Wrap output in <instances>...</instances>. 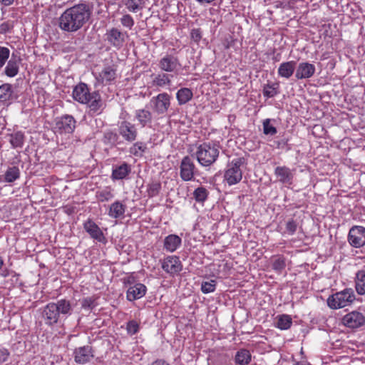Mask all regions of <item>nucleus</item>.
<instances>
[{
  "instance_id": "f257e3e1",
  "label": "nucleus",
  "mask_w": 365,
  "mask_h": 365,
  "mask_svg": "<svg viewBox=\"0 0 365 365\" xmlns=\"http://www.w3.org/2000/svg\"><path fill=\"white\" fill-rule=\"evenodd\" d=\"M91 11L86 4H79L67 9L58 19L59 28L66 32L73 33L81 29L89 20Z\"/></svg>"
},
{
  "instance_id": "f03ea898",
  "label": "nucleus",
  "mask_w": 365,
  "mask_h": 365,
  "mask_svg": "<svg viewBox=\"0 0 365 365\" xmlns=\"http://www.w3.org/2000/svg\"><path fill=\"white\" fill-rule=\"evenodd\" d=\"M72 312L71 302L61 299L47 304L42 309L41 316L46 325L53 327L71 316Z\"/></svg>"
},
{
  "instance_id": "7ed1b4c3",
  "label": "nucleus",
  "mask_w": 365,
  "mask_h": 365,
  "mask_svg": "<svg viewBox=\"0 0 365 365\" xmlns=\"http://www.w3.org/2000/svg\"><path fill=\"white\" fill-rule=\"evenodd\" d=\"M220 145L216 143H203L200 144L195 153L198 163L202 166H210L217 159Z\"/></svg>"
},
{
  "instance_id": "20e7f679",
  "label": "nucleus",
  "mask_w": 365,
  "mask_h": 365,
  "mask_svg": "<svg viewBox=\"0 0 365 365\" xmlns=\"http://www.w3.org/2000/svg\"><path fill=\"white\" fill-rule=\"evenodd\" d=\"M246 164L244 158H234L227 165L224 178L229 185H233L240 182L242 178L241 167Z\"/></svg>"
},
{
  "instance_id": "39448f33",
  "label": "nucleus",
  "mask_w": 365,
  "mask_h": 365,
  "mask_svg": "<svg viewBox=\"0 0 365 365\" xmlns=\"http://www.w3.org/2000/svg\"><path fill=\"white\" fill-rule=\"evenodd\" d=\"M354 300L355 294L353 289H345L329 296L327 304L331 309H336L350 305Z\"/></svg>"
},
{
  "instance_id": "423d86ee",
  "label": "nucleus",
  "mask_w": 365,
  "mask_h": 365,
  "mask_svg": "<svg viewBox=\"0 0 365 365\" xmlns=\"http://www.w3.org/2000/svg\"><path fill=\"white\" fill-rule=\"evenodd\" d=\"M76 127V120L71 115H63L55 120L54 129L60 134L73 133Z\"/></svg>"
},
{
  "instance_id": "0eeeda50",
  "label": "nucleus",
  "mask_w": 365,
  "mask_h": 365,
  "mask_svg": "<svg viewBox=\"0 0 365 365\" xmlns=\"http://www.w3.org/2000/svg\"><path fill=\"white\" fill-rule=\"evenodd\" d=\"M348 242L354 248L365 246V227L363 226H352L348 233Z\"/></svg>"
},
{
  "instance_id": "6e6552de",
  "label": "nucleus",
  "mask_w": 365,
  "mask_h": 365,
  "mask_svg": "<svg viewBox=\"0 0 365 365\" xmlns=\"http://www.w3.org/2000/svg\"><path fill=\"white\" fill-rule=\"evenodd\" d=\"M171 96L167 93H161L150 100L153 110L158 115L165 114L170 106Z\"/></svg>"
},
{
  "instance_id": "1a4fd4ad",
  "label": "nucleus",
  "mask_w": 365,
  "mask_h": 365,
  "mask_svg": "<svg viewBox=\"0 0 365 365\" xmlns=\"http://www.w3.org/2000/svg\"><path fill=\"white\" fill-rule=\"evenodd\" d=\"M158 67L165 72L177 74L181 67V63L177 56L166 54L159 60Z\"/></svg>"
},
{
  "instance_id": "9d476101",
  "label": "nucleus",
  "mask_w": 365,
  "mask_h": 365,
  "mask_svg": "<svg viewBox=\"0 0 365 365\" xmlns=\"http://www.w3.org/2000/svg\"><path fill=\"white\" fill-rule=\"evenodd\" d=\"M128 37L126 32H122L117 28H111L107 30L106 40L108 43L117 49L121 48Z\"/></svg>"
},
{
  "instance_id": "9b49d317",
  "label": "nucleus",
  "mask_w": 365,
  "mask_h": 365,
  "mask_svg": "<svg viewBox=\"0 0 365 365\" xmlns=\"http://www.w3.org/2000/svg\"><path fill=\"white\" fill-rule=\"evenodd\" d=\"M93 347L90 345H85L77 347L73 351V358L76 363L84 364L91 361L94 357Z\"/></svg>"
},
{
  "instance_id": "f8f14e48",
  "label": "nucleus",
  "mask_w": 365,
  "mask_h": 365,
  "mask_svg": "<svg viewBox=\"0 0 365 365\" xmlns=\"http://www.w3.org/2000/svg\"><path fill=\"white\" fill-rule=\"evenodd\" d=\"M274 175L277 181L285 185H291L293 184L294 170L283 165L277 166L274 169Z\"/></svg>"
},
{
  "instance_id": "ddd939ff",
  "label": "nucleus",
  "mask_w": 365,
  "mask_h": 365,
  "mask_svg": "<svg viewBox=\"0 0 365 365\" xmlns=\"http://www.w3.org/2000/svg\"><path fill=\"white\" fill-rule=\"evenodd\" d=\"M195 165L193 160L185 156L182 158L180 165V175L182 180L190 181L195 175Z\"/></svg>"
},
{
  "instance_id": "4468645a",
  "label": "nucleus",
  "mask_w": 365,
  "mask_h": 365,
  "mask_svg": "<svg viewBox=\"0 0 365 365\" xmlns=\"http://www.w3.org/2000/svg\"><path fill=\"white\" fill-rule=\"evenodd\" d=\"M343 324L351 329H357L365 324V317L361 312L354 311L346 314L342 318Z\"/></svg>"
},
{
  "instance_id": "2eb2a0df",
  "label": "nucleus",
  "mask_w": 365,
  "mask_h": 365,
  "mask_svg": "<svg viewBox=\"0 0 365 365\" xmlns=\"http://www.w3.org/2000/svg\"><path fill=\"white\" fill-rule=\"evenodd\" d=\"M118 131L122 138L128 142H133L138 136V130L135 125L126 120L120 123Z\"/></svg>"
},
{
  "instance_id": "dca6fc26",
  "label": "nucleus",
  "mask_w": 365,
  "mask_h": 365,
  "mask_svg": "<svg viewBox=\"0 0 365 365\" xmlns=\"http://www.w3.org/2000/svg\"><path fill=\"white\" fill-rule=\"evenodd\" d=\"M86 104L88 106V114L90 115H98L103 110V102L98 91L92 92L89 102Z\"/></svg>"
},
{
  "instance_id": "f3484780",
  "label": "nucleus",
  "mask_w": 365,
  "mask_h": 365,
  "mask_svg": "<svg viewBox=\"0 0 365 365\" xmlns=\"http://www.w3.org/2000/svg\"><path fill=\"white\" fill-rule=\"evenodd\" d=\"M91 94L92 92L90 91L88 85L84 83H78L75 86L73 91L74 100L82 104L89 102Z\"/></svg>"
},
{
  "instance_id": "a211bd4d",
  "label": "nucleus",
  "mask_w": 365,
  "mask_h": 365,
  "mask_svg": "<svg viewBox=\"0 0 365 365\" xmlns=\"http://www.w3.org/2000/svg\"><path fill=\"white\" fill-rule=\"evenodd\" d=\"M163 269L169 274H176L182 269V264L179 257L176 256H168L162 263Z\"/></svg>"
},
{
  "instance_id": "6ab92c4d",
  "label": "nucleus",
  "mask_w": 365,
  "mask_h": 365,
  "mask_svg": "<svg viewBox=\"0 0 365 365\" xmlns=\"http://www.w3.org/2000/svg\"><path fill=\"white\" fill-rule=\"evenodd\" d=\"M131 173V165L125 162L113 165L111 174L113 180L128 179Z\"/></svg>"
},
{
  "instance_id": "aec40b11",
  "label": "nucleus",
  "mask_w": 365,
  "mask_h": 365,
  "mask_svg": "<svg viewBox=\"0 0 365 365\" xmlns=\"http://www.w3.org/2000/svg\"><path fill=\"white\" fill-rule=\"evenodd\" d=\"M116 71V66L114 65L105 66L96 78L101 83L110 84L115 80Z\"/></svg>"
},
{
  "instance_id": "412c9836",
  "label": "nucleus",
  "mask_w": 365,
  "mask_h": 365,
  "mask_svg": "<svg viewBox=\"0 0 365 365\" xmlns=\"http://www.w3.org/2000/svg\"><path fill=\"white\" fill-rule=\"evenodd\" d=\"M314 64L308 62L300 63L296 68L295 77L297 79H305L311 78L315 73Z\"/></svg>"
},
{
  "instance_id": "4be33fe9",
  "label": "nucleus",
  "mask_w": 365,
  "mask_h": 365,
  "mask_svg": "<svg viewBox=\"0 0 365 365\" xmlns=\"http://www.w3.org/2000/svg\"><path fill=\"white\" fill-rule=\"evenodd\" d=\"M147 288L142 283H137L128 288L126 297L128 301H134L142 298L146 294Z\"/></svg>"
},
{
  "instance_id": "5701e85b",
  "label": "nucleus",
  "mask_w": 365,
  "mask_h": 365,
  "mask_svg": "<svg viewBox=\"0 0 365 365\" xmlns=\"http://www.w3.org/2000/svg\"><path fill=\"white\" fill-rule=\"evenodd\" d=\"M83 227L92 238L101 242L105 241L103 232L93 221L91 220H87L84 222Z\"/></svg>"
},
{
  "instance_id": "b1692460",
  "label": "nucleus",
  "mask_w": 365,
  "mask_h": 365,
  "mask_svg": "<svg viewBox=\"0 0 365 365\" xmlns=\"http://www.w3.org/2000/svg\"><path fill=\"white\" fill-rule=\"evenodd\" d=\"M20 61V58H18L14 53L12 54L4 68V73L8 77H14L18 74Z\"/></svg>"
},
{
  "instance_id": "393cba45",
  "label": "nucleus",
  "mask_w": 365,
  "mask_h": 365,
  "mask_svg": "<svg viewBox=\"0 0 365 365\" xmlns=\"http://www.w3.org/2000/svg\"><path fill=\"white\" fill-rule=\"evenodd\" d=\"M297 63L294 61H290L282 63L278 68V75L287 79L289 78L296 69Z\"/></svg>"
},
{
  "instance_id": "a878e982",
  "label": "nucleus",
  "mask_w": 365,
  "mask_h": 365,
  "mask_svg": "<svg viewBox=\"0 0 365 365\" xmlns=\"http://www.w3.org/2000/svg\"><path fill=\"white\" fill-rule=\"evenodd\" d=\"M135 117L142 127L150 126L153 120L151 112L146 109H138L135 110Z\"/></svg>"
},
{
  "instance_id": "bb28decb",
  "label": "nucleus",
  "mask_w": 365,
  "mask_h": 365,
  "mask_svg": "<svg viewBox=\"0 0 365 365\" xmlns=\"http://www.w3.org/2000/svg\"><path fill=\"white\" fill-rule=\"evenodd\" d=\"M181 238L176 235H169L164 240V249L168 252H175L181 245Z\"/></svg>"
},
{
  "instance_id": "cd10ccee",
  "label": "nucleus",
  "mask_w": 365,
  "mask_h": 365,
  "mask_svg": "<svg viewBox=\"0 0 365 365\" xmlns=\"http://www.w3.org/2000/svg\"><path fill=\"white\" fill-rule=\"evenodd\" d=\"M126 210V205L119 200H116L113 202L108 210V215L112 218H120L125 214Z\"/></svg>"
},
{
  "instance_id": "c85d7f7f",
  "label": "nucleus",
  "mask_w": 365,
  "mask_h": 365,
  "mask_svg": "<svg viewBox=\"0 0 365 365\" xmlns=\"http://www.w3.org/2000/svg\"><path fill=\"white\" fill-rule=\"evenodd\" d=\"M13 148H21L24 144L25 135L22 131H16L7 135Z\"/></svg>"
},
{
  "instance_id": "c756f323",
  "label": "nucleus",
  "mask_w": 365,
  "mask_h": 365,
  "mask_svg": "<svg viewBox=\"0 0 365 365\" xmlns=\"http://www.w3.org/2000/svg\"><path fill=\"white\" fill-rule=\"evenodd\" d=\"M355 288L359 294H365V267L359 270L356 274Z\"/></svg>"
},
{
  "instance_id": "7c9ffc66",
  "label": "nucleus",
  "mask_w": 365,
  "mask_h": 365,
  "mask_svg": "<svg viewBox=\"0 0 365 365\" xmlns=\"http://www.w3.org/2000/svg\"><path fill=\"white\" fill-rule=\"evenodd\" d=\"M252 360V355L249 350L241 349L237 351L235 356L236 365H247Z\"/></svg>"
},
{
  "instance_id": "2f4dec72",
  "label": "nucleus",
  "mask_w": 365,
  "mask_h": 365,
  "mask_svg": "<svg viewBox=\"0 0 365 365\" xmlns=\"http://www.w3.org/2000/svg\"><path fill=\"white\" fill-rule=\"evenodd\" d=\"M171 76L166 73H161L153 76L152 85L157 87H165L171 84Z\"/></svg>"
},
{
  "instance_id": "473e14b6",
  "label": "nucleus",
  "mask_w": 365,
  "mask_h": 365,
  "mask_svg": "<svg viewBox=\"0 0 365 365\" xmlns=\"http://www.w3.org/2000/svg\"><path fill=\"white\" fill-rule=\"evenodd\" d=\"M125 8L130 12L136 13L145 7V0H123Z\"/></svg>"
},
{
  "instance_id": "72a5a7b5",
  "label": "nucleus",
  "mask_w": 365,
  "mask_h": 365,
  "mask_svg": "<svg viewBox=\"0 0 365 365\" xmlns=\"http://www.w3.org/2000/svg\"><path fill=\"white\" fill-rule=\"evenodd\" d=\"M193 96L192 91L187 88H182L178 91L176 98L179 105H184L190 101Z\"/></svg>"
},
{
  "instance_id": "f704fd0d",
  "label": "nucleus",
  "mask_w": 365,
  "mask_h": 365,
  "mask_svg": "<svg viewBox=\"0 0 365 365\" xmlns=\"http://www.w3.org/2000/svg\"><path fill=\"white\" fill-rule=\"evenodd\" d=\"M4 181L6 182H13L20 178V170L16 166L8 168L3 175Z\"/></svg>"
},
{
  "instance_id": "c9c22d12",
  "label": "nucleus",
  "mask_w": 365,
  "mask_h": 365,
  "mask_svg": "<svg viewBox=\"0 0 365 365\" xmlns=\"http://www.w3.org/2000/svg\"><path fill=\"white\" fill-rule=\"evenodd\" d=\"M96 198L99 202H108L114 197L113 189L110 187H106L96 192Z\"/></svg>"
},
{
  "instance_id": "e433bc0d",
  "label": "nucleus",
  "mask_w": 365,
  "mask_h": 365,
  "mask_svg": "<svg viewBox=\"0 0 365 365\" xmlns=\"http://www.w3.org/2000/svg\"><path fill=\"white\" fill-rule=\"evenodd\" d=\"M13 95L12 86L9 83H4L0 86V101L8 102Z\"/></svg>"
},
{
  "instance_id": "4c0bfd02",
  "label": "nucleus",
  "mask_w": 365,
  "mask_h": 365,
  "mask_svg": "<svg viewBox=\"0 0 365 365\" xmlns=\"http://www.w3.org/2000/svg\"><path fill=\"white\" fill-rule=\"evenodd\" d=\"M277 319V327L282 330L288 329L292 324V318L287 314L279 315Z\"/></svg>"
},
{
  "instance_id": "58836bf2",
  "label": "nucleus",
  "mask_w": 365,
  "mask_h": 365,
  "mask_svg": "<svg viewBox=\"0 0 365 365\" xmlns=\"http://www.w3.org/2000/svg\"><path fill=\"white\" fill-rule=\"evenodd\" d=\"M193 198L200 203H203L208 197L209 192L204 187H198L193 192Z\"/></svg>"
},
{
  "instance_id": "ea45409f",
  "label": "nucleus",
  "mask_w": 365,
  "mask_h": 365,
  "mask_svg": "<svg viewBox=\"0 0 365 365\" xmlns=\"http://www.w3.org/2000/svg\"><path fill=\"white\" fill-rule=\"evenodd\" d=\"M161 190V183L159 181H152L147 185V195L148 197L157 196Z\"/></svg>"
},
{
  "instance_id": "a19ab883",
  "label": "nucleus",
  "mask_w": 365,
  "mask_h": 365,
  "mask_svg": "<svg viewBox=\"0 0 365 365\" xmlns=\"http://www.w3.org/2000/svg\"><path fill=\"white\" fill-rule=\"evenodd\" d=\"M278 83L264 85L263 88V94L267 98H272L278 93Z\"/></svg>"
},
{
  "instance_id": "79ce46f5",
  "label": "nucleus",
  "mask_w": 365,
  "mask_h": 365,
  "mask_svg": "<svg viewBox=\"0 0 365 365\" xmlns=\"http://www.w3.org/2000/svg\"><path fill=\"white\" fill-rule=\"evenodd\" d=\"M216 285L217 281L215 279L202 282L201 284V291L204 294L213 292L216 289Z\"/></svg>"
},
{
  "instance_id": "37998d69",
  "label": "nucleus",
  "mask_w": 365,
  "mask_h": 365,
  "mask_svg": "<svg viewBox=\"0 0 365 365\" xmlns=\"http://www.w3.org/2000/svg\"><path fill=\"white\" fill-rule=\"evenodd\" d=\"M285 267V258L283 256L277 257L272 262V269L278 273H281Z\"/></svg>"
},
{
  "instance_id": "c03bdc74",
  "label": "nucleus",
  "mask_w": 365,
  "mask_h": 365,
  "mask_svg": "<svg viewBox=\"0 0 365 365\" xmlns=\"http://www.w3.org/2000/svg\"><path fill=\"white\" fill-rule=\"evenodd\" d=\"M147 149L146 145L143 142H137L130 148V152L135 156H141Z\"/></svg>"
},
{
  "instance_id": "a18cd8bd",
  "label": "nucleus",
  "mask_w": 365,
  "mask_h": 365,
  "mask_svg": "<svg viewBox=\"0 0 365 365\" xmlns=\"http://www.w3.org/2000/svg\"><path fill=\"white\" fill-rule=\"evenodd\" d=\"M96 306V299L93 297L83 298L81 301V307L84 309L92 310Z\"/></svg>"
},
{
  "instance_id": "49530a36",
  "label": "nucleus",
  "mask_w": 365,
  "mask_h": 365,
  "mask_svg": "<svg viewBox=\"0 0 365 365\" xmlns=\"http://www.w3.org/2000/svg\"><path fill=\"white\" fill-rule=\"evenodd\" d=\"M297 227V222L294 219H289L286 222L284 233H287L289 235H293L296 232Z\"/></svg>"
},
{
  "instance_id": "de8ad7c7",
  "label": "nucleus",
  "mask_w": 365,
  "mask_h": 365,
  "mask_svg": "<svg viewBox=\"0 0 365 365\" xmlns=\"http://www.w3.org/2000/svg\"><path fill=\"white\" fill-rule=\"evenodd\" d=\"M271 120L265 119L263 123V133L265 135H274L277 133V128L270 124Z\"/></svg>"
},
{
  "instance_id": "09e8293b",
  "label": "nucleus",
  "mask_w": 365,
  "mask_h": 365,
  "mask_svg": "<svg viewBox=\"0 0 365 365\" xmlns=\"http://www.w3.org/2000/svg\"><path fill=\"white\" fill-rule=\"evenodd\" d=\"M120 21L124 27L130 30L132 29L135 24L133 18L128 14L123 15Z\"/></svg>"
},
{
  "instance_id": "8fccbe9b",
  "label": "nucleus",
  "mask_w": 365,
  "mask_h": 365,
  "mask_svg": "<svg viewBox=\"0 0 365 365\" xmlns=\"http://www.w3.org/2000/svg\"><path fill=\"white\" fill-rule=\"evenodd\" d=\"M10 56V50L7 47L0 46V69L5 65Z\"/></svg>"
},
{
  "instance_id": "3c124183",
  "label": "nucleus",
  "mask_w": 365,
  "mask_h": 365,
  "mask_svg": "<svg viewBox=\"0 0 365 365\" xmlns=\"http://www.w3.org/2000/svg\"><path fill=\"white\" fill-rule=\"evenodd\" d=\"M140 325L135 320H130L127 323L126 329L129 334H135L139 331Z\"/></svg>"
},
{
  "instance_id": "603ef678",
  "label": "nucleus",
  "mask_w": 365,
  "mask_h": 365,
  "mask_svg": "<svg viewBox=\"0 0 365 365\" xmlns=\"http://www.w3.org/2000/svg\"><path fill=\"white\" fill-rule=\"evenodd\" d=\"M118 135L116 133L109 131L104 134V143L106 144L114 145L118 140Z\"/></svg>"
},
{
  "instance_id": "864d4df0",
  "label": "nucleus",
  "mask_w": 365,
  "mask_h": 365,
  "mask_svg": "<svg viewBox=\"0 0 365 365\" xmlns=\"http://www.w3.org/2000/svg\"><path fill=\"white\" fill-rule=\"evenodd\" d=\"M14 27L12 21H5L0 25V33L6 34L10 32Z\"/></svg>"
},
{
  "instance_id": "5fc2aeb1",
  "label": "nucleus",
  "mask_w": 365,
  "mask_h": 365,
  "mask_svg": "<svg viewBox=\"0 0 365 365\" xmlns=\"http://www.w3.org/2000/svg\"><path fill=\"white\" fill-rule=\"evenodd\" d=\"M191 38L196 43H198L202 38V31L200 29H193L190 33Z\"/></svg>"
},
{
  "instance_id": "6e6d98bb",
  "label": "nucleus",
  "mask_w": 365,
  "mask_h": 365,
  "mask_svg": "<svg viewBox=\"0 0 365 365\" xmlns=\"http://www.w3.org/2000/svg\"><path fill=\"white\" fill-rule=\"evenodd\" d=\"M9 355V352L8 351L7 349H0V364L5 362L7 360Z\"/></svg>"
},
{
  "instance_id": "4d7b16f0",
  "label": "nucleus",
  "mask_w": 365,
  "mask_h": 365,
  "mask_svg": "<svg viewBox=\"0 0 365 365\" xmlns=\"http://www.w3.org/2000/svg\"><path fill=\"white\" fill-rule=\"evenodd\" d=\"M123 282L126 286H129V287L133 286L135 284H137L136 281H135V278L132 275L125 277L123 279Z\"/></svg>"
},
{
  "instance_id": "13d9d810",
  "label": "nucleus",
  "mask_w": 365,
  "mask_h": 365,
  "mask_svg": "<svg viewBox=\"0 0 365 365\" xmlns=\"http://www.w3.org/2000/svg\"><path fill=\"white\" fill-rule=\"evenodd\" d=\"M14 1L15 0H0V3L5 6H9L12 5Z\"/></svg>"
},
{
  "instance_id": "bf43d9fd",
  "label": "nucleus",
  "mask_w": 365,
  "mask_h": 365,
  "mask_svg": "<svg viewBox=\"0 0 365 365\" xmlns=\"http://www.w3.org/2000/svg\"><path fill=\"white\" fill-rule=\"evenodd\" d=\"M152 365H170L165 360L158 359L153 362Z\"/></svg>"
},
{
  "instance_id": "052dcab7",
  "label": "nucleus",
  "mask_w": 365,
  "mask_h": 365,
  "mask_svg": "<svg viewBox=\"0 0 365 365\" xmlns=\"http://www.w3.org/2000/svg\"><path fill=\"white\" fill-rule=\"evenodd\" d=\"M294 365H311L307 361H297Z\"/></svg>"
},
{
  "instance_id": "680f3d73",
  "label": "nucleus",
  "mask_w": 365,
  "mask_h": 365,
  "mask_svg": "<svg viewBox=\"0 0 365 365\" xmlns=\"http://www.w3.org/2000/svg\"><path fill=\"white\" fill-rule=\"evenodd\" d=\"M9 274V271L8 269H4L1 273V275L4 277H6Z\"/></svg>"
},
{
  "instance_id": "e2e57ef3",
  "label": "nucleus",
  "mask_w": 365,
  "mask_h": 365,
  "mask_svg": "<svg viewBox=\"0 0 365 365\" xmlns=\"http://www.w3.org/2000/svg\"><path fill=\"white\" fill-rule=\"evenodd\" d=\"M273 60L274 61H279L280 60V54L278 53L277 54L274 58H273Z\"/></svg>"
},
{
  "instance_id": "0e129e2a",
  "label": "nucleus",
  "mask_w": 365,
  "mask_h": 365,
  "mask_svg": "<svg viewBox=\"0 0 365 365\" xmlns=\"http://www.w3.org/2000/svg\"><path fill=\"white\" fill-rule=\"evenodd\" d=\"M4 265V260L3 259L0 257V269H1L2 266Z\"/></svg>"
}]
</instances>
